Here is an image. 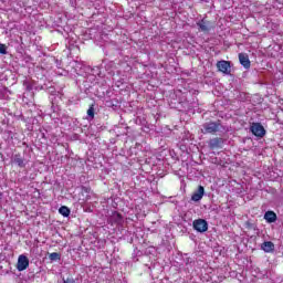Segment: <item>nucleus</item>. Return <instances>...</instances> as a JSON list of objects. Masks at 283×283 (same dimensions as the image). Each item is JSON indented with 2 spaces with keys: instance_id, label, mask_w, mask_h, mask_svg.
I'll return each instance as SVG.
<instances>
[{
  "instance_id": "obj_1",
  "label": "nucleus",
  "mask_w": 283,
  "mask_h": 283,
  "mask_svg": "<svg viewBox=\"0 0 283 283\" xmlns=\"http://www.w3.org/2000/svg\"><path fill=\"white\" fill-rule=\"evenodd\" d=\"M201 134H218L222 129V122H207L202 125Z\"/></svg>"
},
{
  "instance_id": "obj_2",
  "label": "nucleus",
  "mask_w": 283,
  "mask_h": 283,
  "mask_svg": "<svg viewBox=\"0 0 283 283\" xmlns=\"http://www.w3.org/2000/svg\"><path fill=\"white\" fill-rule=\"evenodd\" d=\"M192 227L198 233H206V231H209V223L205 219H196L192 222Z\"/></svg>"
},
{
  "instance_id": "obj_3",
  "label": "nucleus",
  "mask_w": 283,
  "mask_h": 283,
  "mask_svg": "<svg viewBox=\"0 0 283 283\" xmlns=\"http://www.w3.org/2000/svg\"><path fill=\"white\" fill-rule=\"evenodd\" d=\"M250 130L256 138H264V136H266V129H264L261 123H253Z\"/></svg>"
},
{
  "instance_id": "obj_4",
  "label": "nucleus",
  "mask_w": 283,
  "mask_h": 283,
  "mask_svg": "<svg viewBox=\"0 0 283 283\" xmlns=\"http://www.w3.org/2000/svg\"><path fill=\"white\" fill-rule=\"evenodd\" d=\"M217 69L222 74H231V62L224 60L218 61Z\"/></svg>"
},
{
  "instance_id": "obj_5",
  "label": "nucleus",
  "mask_w": 283,
  "mask_h": 283,
  "mask_svg": "<svg viewBox=\"0 0 283 283\" xmlns=\"http://www.w3.org/2000/svg\"><path fill=\"white\" fill-rule=\"evenodd\" d=\"M28 266H30V259H28L25 254L19 255L17 263L18 271H25Z\"/></svg>"
},
{
  "instance_id": "obj_6",
  "label": "nucleus",
  "mask_w": 283,
  "mask_h": 283,
  "mask_svg": "<svg viewBox=\"0 0 283 283\" xmlns=\"http://www.w3.org/2000/svg\"><path fill=\"white\" fill-rule=\"evenodd\" d=\"M239 62L245 70L251 67V60H249V54L247 53H239Z\"/></svg>"
},
{
  "instance_id": "obj_7",
  "label": "nucleus",
  "mask_w": 283,
  "mask_h": 283,
  "mask_svg": "<svg viewBox=\"0 0 283 283\" xmlns=\"http://www.w3.org/2000/svg\"><path fill=\"white\" fill-rule=\"evenodd\" d=\"M197 25L201 32L211 31V22L205 18L201 21L197 22Z\"/></svg>"
},
{
  "instance_id": "obj_8",
  "label": "nucleus",
  "mask_w": 283,
  "mask_h": 283,
  "mask_svg": "<svg viewBox=\"0 0 283 283\" xmlns=\"http://www.w3.org/2000/svg\"><path fill=\"white\" fill-rule=\"evenodd\" d=\"M203 196H205V187L199 186L198 190L192 193L191 200H192V202H200V200H202Z\"/></svg>"
},
{
  "instance_id": "obj_9",
  "label": "nucleus",
  "mask_w": 283,
  "mask_h": 283,
  "mask_svg": "<svg viewBox=\"0 0 283 283\" xmlns=\"http://www.w3.org/2000/svg\"><path fill=\"white\" fill-rule=\"evenodd\" d=\"M82 189V200L83 202H87L88 200H92V196L90 193H92V188L91 187H85V186H82L81 187Z\"/></svg>"
},
{
  "instance_id": "obj_10",
  "label": "nucleus",
  "mask_w": 283,
  "mask_h": 283,
  "mask_svg": "<svg viewBox=\"0 0 283 283\" xmlns=\"http://www.w3.org/2000/svg\"><path fill=\"white\" fill-rule=\"evenodd\" d=\"M264 220L269 222V224H273V222L277 221V214L271 210L264 213Z\"/></svg>"
},
{
  "instance_id": "obj_11",
  "label": "nucleus",
  "mask_w": 283,
  "mask_h": 283,
  "mask_svg": "<svg viewBox=\"0 0 283 283\" xmlns=\"http://www.w3.org/2000/svg\"><path fill=\"white\" fill-rule=\"evenodd\" d=\"M209 147L210 149H219V147H222V138L216 137L210 139Z\"/></svg>"
},
{
  "instance_id": "obj_12",
  "label": "nucleus",
  "mask_w": 283,
  "mask_h": 283,
  "mask_svg": "<svg viewBox=\"0 0 283 283\" xmlns=\"http://www.w3.org/2000/svg\"><path fill=\"white\" fill-rule=\"evenodd\" d=\"M261 249L265 252V253H271L272 251H275V244H273V242L271 241H265L261 244Z\"/></svg>"
},
{
  "instance_id": "obj_13",
  "label": "nucleus",
  "mask_w": 283,
  "mask_h": 283,
  "mask_svg": "<svg viewBox=\"0 0 283 283\" xmlns=\"http://www.w3.org/2000/svg\"><path fill=\"white\" fill-rule=\"evenodd\" d=\"M111 221L114 222V224H123V214L118 211H114L111 216Z\"/></svg>"
},
{
  "instance_id": "obj_14",
  "label": "nucleus",
  "mask_w": 283,
  "mask_h": 283,
  "mask_svg": "<svg viewBox=\"0 0 283 283\" xmlns=\"http://www.w3.org/2000/svg\"><path fill=\"white\" fill-rule=\"evenodd\" d=\"M13 163L15 165H18V167H20L21 169H23V167H25V159H23V157H21V154L14 155Z\"/></svg>"
},
{
  "instance_id": "obj_15",
  "label": "nucleus",
  "mask_w": 283,
  "mask_h": 283,
  "mask_svg": "<svg viewBox=\"0 0 283 283\" xmlns=\"http://www.w3.org/2000/svg\"><path fill=\"white\" fill-rule=\"evenodd\" d=\"M59 213H61V216H63L64 218H70V208H67V206H62L60 209H59Z\"/></svg>"
},
{
  "instance_id": "obj_16",
  "label": "nucleus",
  "mask_w": 283,
  "mask_h": 283,
  "mask_svg": "<svg viewBox=\"0 0 283 283\" xmlns=\"http://www.w3.org/2000/svg\"><path fill=\"white\" fill-rule=\"evenodd\" d=\"M49 259L52 261L61 260V254L59 252H52L49 254Z\"/></svg>"
},
{
  "instance_id": "obj_17",
  "label": "nucleus",
  "mask_w": 283,
  "mask_h": 283,
  "mask_svg": "<svg viewBox=\"0 0 283 283\" xmlns=\"http://www.w3.org/2000/svg\"><path fill=\"white\" fill-rule=\"evenodd\" d=\"M244 228L248 229V231H254L255 224L252 223L251 221H245L244 222Z\"/></svg>"
},
{
  "instance_id": "obj_18",
  "label": "nucleus",
  "mask_w": 283,
  "mask_h": 283,
  "mask_svg": "<svg viewBox=\"0 0 283 283\" xmlns=\"http://www.w3.org/2000/svg\"><path fill=\"white\" fill-rule=\"evenodd\" d=\"M87 116H90V118H94V104H92L88 109H87Z\"/></svg>"
},
{
  "instance_id": "obj_19",
  "label": "nucleus",
  "mask_w": 283,
  "mask_h": 283,
  "mask_svg": "<svg viewBox=\"0 0 283 283\" xmlns=\"http://www.w3.org/2000/svg\"><path fill=\"white\" fill-rule=\"evenodd\" d=\"M0 54H8V46L6 44L0 43Z\"/></svg>"
},
{
  "instance_id": "obj_20",
  "label": "nucleus",
  "mask_w": 283,
  "mask_h": 283,
  "mask_svg": "<svg viewBox=\"0 0 283 283\" xmlns=\"http://www.w3.org/2000/svg\"><path fill=\"white\" fill-rule=\"evenodd\" d=\"M63 283H76L72 277L63 279Z\"/></svg>"
},
{
  "instance_id": "obj_21",
  "label": "nucleus",
  "mask_w": 283,
  "mask_h": 283,
  "mask_svg": "<svg viewBox=\"0 0 283 283\" xmlns=\"http://www.w3.org/2000/svg\"><path fill=\"white\" fill-rule=\"evenodd\" d=\"M3 200V192H0V202Z\"/></svg>"
}]
</instances>
